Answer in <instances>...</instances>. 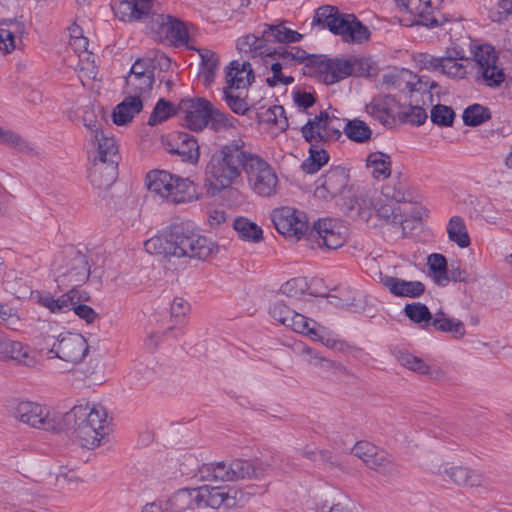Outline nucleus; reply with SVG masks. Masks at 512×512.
I'll return each instance as SVG.
<instances>
[{
  "label": "nucleus",
  "mask_w": 512,
  "mask_h": 512,
  "mask_svg": "<svg viewBox=\"0 0 512 512\" xmlns=\"http://www.w3.org/2000/svg\"><path fill=\"white\" fill-rule=\"evenodd\" d=\"M238 91L239 90L223 88L224 100L234 113L243 115L248 110V103Z\"/></svg>",
  "instance_id": "nucleus-54"
},
{
  "label": "nucleus",
  "mask_w": 512,
  "mask_h": 512,
  "mask_svg": "<svg viewBox=\"0 0 512 512\" xmlns=\"http://www.w3.org/2000/svg\"><path fill=\"white\" fill-rule=\"evenodd\" d=\"M432 472L444 478L445 476L448 477L458 486L478 487L481 486L484 481L483 476L479 472L463 466L444 467L443 469L439 467Z\"/></svg>",
  "instance_id": "nucleus-32"
},
{
  "label": "nucleus",
  "mask_w": 512,
  "mask_h": 512,
  "mask_svg": "<svg viewBox=\"0 0 512 512\" xmlns=\"http://www.w3.org/2000/svg\"><path fill=\"white\" fill-rule=\"evenodd\" d=\"M270 315L274 320L287 328H290L294 332L307 334L311 337L317 336L315 329L316 323L304 315L290 309L289 306L282 301H277L273 304L270 308Z\"/></svg>",
  "instance_id": "nucleus-24"
},
{
  "label": "nucleus",
  "mask_w": 512,
  "mask_h": 512,
  "mask_svg": "<svg viewBox=\"0 0 512 512\" xmlns=\"http://www.w3.org/2000/svg\"><path fill=\"white\" fill-rule=\"evenodd\" d=\"M349 176L343 168L336 167L328 171L315 189V196L321 199L334 198L346 188Z\"/></svg>",
  "instance_id": "nucleus-30"
},
{
  "label": "nucleus",
  "mask_w": 512,
  "mask_h": 512,
  "mask_svg": "<svg viewBox=\"0 0 512 512\" xmlns=\"http://www.w3.org/2000/svg\"><path fill=\"white\" fill-rule=\"evenodd\" d=\"M398 108V101L389 94L376 95L365 105L366 113L384 126H392L395 123Z\"/></svg>",
  "instance_id": "nucleus-27"
},
{
  "label": "nucleus",
  "mask_w": 512,
  "mask_h": 512,
  "mask_svg": "<svg viewBox=\"0 0 512 512\" xmlns=\"http://www.w3.org/2000/svg\"><path fill=\"white\" fill-rule=\"evenodd\" d=\"M82 123L84 127L86 128V134L85 137L88 139L89 137H92L95 133H100L104 131L103 124L101 120L98 119L97 115L95 114L94 110L86 109L83 112L82 115Z\"/></svg>",
  "instance_id": "nucleus-59"
},
{
  "label": "nucleus",
  "mask_w": 512,
  "mask_h": 512,
  "mask_svg": "<svg viewBox=\"0 0 512 512\" xmlns=\"http://www.w3.org/2000/svg\"><path fill=\"white\" fill-rule=\"evenodd\" d=\"M309 157L302 163L304 172L314 174L319 171L329 160V155L325 150L326 144L309 143Z\"/></svg>",
  "instance_id": "nucleus-43"
},
{
  "label": "nucleus",
  "mask_w": 512,
  "mask_h": 512,
  "mask_svg": "<svg viewBox=\"0 0 512 512\" xmlns=\"http://www.w3.org/2000/svg\"><path fill=\"white\" fill-rule=\"evenodd\" d=\"M271 217L277 231L285 237L299 240L308 231V220L303 211L281 207L275 209Z\"/></svg>",
  "instance_id": "nucleus-18"
},
{
  "label": "nucleus",
  "mask_w": 512,
  "mask_h": 512,
  "mask_svg": "<svg viewBox=\"0 0 512 512\" xmlns=\"http://www.w3.org/2000/svg\"><path fill=\"white\" fill-rule=\"evenodd\" d=\"M91 161L119 164V145L114 135L104 130L86 139Z\"/></svg>",
  "instance_id": "nucleus-23"
},
{
  "label": "nucleus",
  "mask_w": 512,
  "mask_h": 512,
  "mask_svg": "<svg viewBox=\"0 0 512 512\" xmlns=\"http://www.w3.org/2000/svg\"><path fill=\"white\" fill-rule=\"evenodd\" d=\"M30 299L51 313L62 314L71 311V308H73L77 301H88L89 296L84 291L72 288L58 297H55L50 292L32 291Z\"/></svg>",
  "instance_id": "nucleus-19"
},
{
  "label": "nucleus",
  "mask_w": 512,
  "mask_h": 512,
  "mask_svg": "<svg viewBox=\"0 0 512 512\" xmlns=\"http://www.w3.org/2000/svg\"><path fill=\"white\" fill-rule=\"evenodd\" d=\"M308 361L311 365L319 366L323 371H332L333 373L341 374L346 370L342 364L325 357H321L318 354H310V359Z\"/></svg>",
  "instance_id": "nucleus-61"
},
{
  "label": "nucleus",
  "mask_w": 512,
  "mask_h": 512,
  "mask_svg": "<svg viewBox=\"0 0 512 512\" xmlns=\"http://www.w3.org/2000/svg\"><path fill=\"white\" fill-rule=\"evenodd\" d=\"M48 359L62 362L55 366L61 372L76 371L84 376H90L101 370V359L98 354H55Z\"/></svg>",
  "instance_id": "nucleus-25"
},
{
  "label": "nucleus",
  "mask_w": 512,
  "mask_h": 512,
  "mask_svg": "<svg viewBox=\"0 0 512 512\" xmlns=\"http://www.w3.org/2000/svg\"><path fill=\"white\" fill-rule=\"evenodd\" d=\"M431 121L439 126H451L454 121L455 113L452 108L438 104L431 110Z\"/></svg>",
  "instance_id": "nucleus-57"
},
{
  "label": "nucleus",
  "mask_w": 512,
  "mask_h": 512,
  "mask_svg": "<svg viewBox=\"0 0 512 512\" xmlns=\"http://www.w3.org/2000/svg\"><path fill=\"white\" fill-rule=\"evenodd\" d=\"M241 492L231 486L210 487L207 485L197 488H184L175 492L167 501L168 512H185L186 510L212 508H235Z\"/></svg>",
  "instance_id": "nucleus-5"
},
{
  "label": "nucleus",
  "mask_w": 512,
  "mask_h": 512,
  "mask_svg": "<svg viewBox=\"0 0 512 512\" xmlns=\"http://www.w3.org/2000/svg\"><path fill=\"white\" fill-rule=\"evenodd\" d=\"M84 302L85 301H77L71 310L87 323H92L96 319L97 313L91 307L83 304Z\"/></svg>",
  "instance_id": "nucleus-64"
},
{
  "label": "nucleus",
  "mask_w": 512,
  "mask_h": 512,
  "mask_svg": "<svg viewBox=\"0 0 512 512\" xmlns=\"http://www.w3.org/2000/svg\"><path fill=\"white\" fill-rule=\"evenodd\" d=\"M396 360L404 367L420 373L426 374L428 372V365L423 359L416 356V354H395Z\"/></svg>",
  "instance_id": "nucleus-58"
},
{
  "label": "nucleus",
  "mask_w": 512,
  "mask_h": 512,
  "mask_svg": "<svg viewBox=\"0 0 512 512\" xmlns=\"http://www.w3.org/2000/svg\"><path fill=\"white\" fill-rule=\"evenodd\" d=\"M61 432L70 433L82 447L93 449L109 433L107 411L101 405H75L67 413L60 415Z\"/></svg>",
  "instance_id": "nucleus-4"
},
{
  "label": "nucleus",
  "mask_w": 512,
  "mask_h": 512,
  "mask_svg": "<svg viewBox=\"0 0 512 512\" xmlns=\"http://www.w3.org/2000/svg\"><path fill=\"white\" fill-rule=\"evenodd\" d=\"M201 58V69L200 77L203 80L205 86H210L216 76V72L219 68V58L217 54L209 49H196Z\"/></svg>",
  "instance_id": "nucleus-42"
},
{
  "label": "nucleus",
  "mask_w": 512,
  "mask_h": 512,
  "mask_svg": "<svg viewBox=\"0 0 512 512\" xmlns=\"http://www.w3.org/2000/svg\"><path fill=\"white\" fill-rule=\"evenodd\" d=\"M401 121L413 125H422L427 119V113L424 108L419 105H410L408 108L398 112Z\"/></svg>",
  "instance_id": "nucleus-55"
},
{
  "label": "nucleus",
  "mask_w": 512,
  "mask_h": 512,
  "mask_svg": "<svg viewBox=\"0 0 512 512\" xmlns=\"http://www.w3.org/2000/svg\"><path fill=\"white\" fill-rule=\"evenodd\" d=\"M311 73L318 74L326 84H334L348 76L356 74L360 61L355 58L340 59L325 56H311L306 58Z\"/></svg>",
  "instance_id": "nucleus-9"
},
{
  "label": "nucleus",
  "mask_w": 512,
  "mask_h": 512,
  "mask_svg": "<svg viewBox=\"0 0 512 512\" xmlns=\"http://www.w3.org/2000/svg\"><path fill=\"white\" fill-rule=\"evenodd\" d=\"M264 58V64L266 67L270 68L271 75H268L266 78V82L270 87H276L279 85H289L293 83L294 78L292 76H286L282 73V70L285 66L290 64L291 62H285L278 55L272 56H261Z\"/></svg>",
  "instance_id": "nucleus-38"
},
{
  "label": "nucleus",
  "mask_w": 512,
  "mask_h": 512,
  "mask_svg": "<svg viewBox=\"0 0 512 512\" xmlns=\"http://www.w3.org/2000/svg\"><path fill=\"white\" fill-rule=\"evenodd\" d=\"M0 143L24 154H34L33 145L16 132L0 126Z\"/></svg>",
  "instance_id": "nucleus-49"
},
{
  "label": "nucleus",
  "mask_w": 512,
  "mask_h": 512,
  "mask_svg": "<svg viewBox=\"0 0 512 512\" xmlns=\"http://www.w3.org/2000/svg\"><path fill=\"white\" fill-rule=\"evenodd\" d=\"M115 16L123 22L141 21L158 14L161 6L154 0H115L112 4Z\"/></svg>",
  "instance_id": "nucleus-22"
},
{
  "label": "nucleus",
  "mask_w": 512,
  "mask_h": 512,
  "mask_svg": "<svg viewBox=\"0 0 512 512\" xmlns=\"http://www.w3.org/2000/svg\"><path fill=\"white\" fill-rule=\"evenodd\" d=\"M416 62L422 69L440 71L442 74L451 78H464L467 74V65L469 63L464 57V52L457 49H448L447 55L435 57L427 53H421L416 56Z\"/></svg>",
  "instance_id": "nucleus-13"
},
{
  "label": "nucleus",
  "mask_w": 512,
  "mask_h": 512,
  "mask_svg": "<svg viewBox=\"0 0 512 512\" xmlns=\"http://www.w3.org/2000/svg\"><path fill=\"white\" fill-rule=\"evenodd\" d=\"M144 101L131 95H124V99L113 111V121L117 125H125L133 117L140 113L144 106Z\"/></svg>",
  "instance_id": "nucleus-36"
},
{
  "label": "nucleus",
  "mask_w": 512,
  "mask_h": 512,
  "mask_svg": "<svg viewBox=\"0 0 512 512\" xmlns=\"http://www.w3.org/2000/svg\"><path fill=\"white\" fill-rule=\"evenodd\" d=\"M42 354H0V360L8 363L11 366H26L30 368H35L40 363V360L37 356H41Z\"/></svg>",
  "instance_id": "nucleus-56"
},
{
  "label": "nucleus",
  "mask_w": 512,
  "mask_h": 512,
  "mask_svg": "<svg viewBox=\"0 0 512 512\" xmlns=\"http://www.w3.org/2000/svg\"><path fill=\"white\" fill-rule=\"evenodd\" d=\"M155 66L150 58L137 59L125 80L124 95H131L146 102L152 92L155 81Z\"/></svg>",
  "instance_id": "nucleus-11"
},
{
  "label": "nucleus",
  "mask_w": 512,
  "mask_h": 512,
  "mask_svg": "<svg viewBox=\"0 0 512 512\" xmlns=\"http://www.w3.org/2000/svg\"><path fill=\"white\" fill-rule=\"evenodd\" d=\"M150 254L164 257L206 260L216 249L215 244L188 224H176L169 231L144 242Z\"/></svg>",
  "instance_id": "nucleus-3"
},
{
  "label": "nucleus",
  "mask_w": 512,
  "mask_h": 512,
  "mask_svg": "<svg viewBox=\"0 0 512 512\" xmlns=\"http://www.w3.org/2000/svg\"><path fill=\"white\" fill-rule=\"evenodd\" d=\"M149 29L158 41H169L176 47L185 46L194 49L189 46V34L186 25L173 16L165 15L159 11L150 21Z\"/></svg>",
  "instance_id": "nucleus-15"
},
{
  "label": "nucleus",
  "mask_w": 512,
  "mask_h": 512,
  "mask_svg": "<svg viewBox=\"0 0 512 512\" xmlns=\"http://www.w3.org/2000/svg\"><path fill=\"white\" fill-rule=\"evenodd\" d=\"M405 315L421 328L431 326L433 317L428 307L420 302L406 304L404 307Z\"/></svg>",
  "instance_id": "nucleus-50"
},
{
  "label": "nucleus",
  "mask_w": 512,
  "mask_h": 512,
  "mask_svg": "<svg viewBox=\"0 0 512 512\" xmlns=\"http://www.w3.org/2000/svg\"><path fill=\"white\" fill-rule=\"evenodd\" d=\"M16 419L33 428L61 432L60 415L51 413L46 407L32 401H21L14 408Z\"/></svg>",
  "instance_id": "nucleus-14"
},
{
  "label": "nucleus",
  "mask_w": 512,
  "mask_h": 512,
  "mask_svg": "<svg viewBox=\"0 0 512 512\" xmlns=\"http://www.w3.org/2000/svg\"><path fill=\"white\" fill-rule=\"evenodd\" d=\"M80 351L88 352V348L86 346V340L83 336L76 333H66L61 336L56 342L53 343L49 352H59V351Z\"/></svg>",
  "instance_id": "nucleus-48"
},
{
  "label": "nucleus",
  "mask_w": 512,
  "mask_h": 512,
  "mask_svg": "<svg viewBox=\"0 0 512 512\" xmlns=\"http://www.w3.org/2000/svg\"><path fill=\"white\" fill-rule=\"evenodd\" d=\"M147 187L150 193L173 203H187L199 199L196 184L165 170H154L147 174Z\"/></svg>",
  "instance_id": "nucleus-8"
},
{
  "label": "nucleus",
  "mask_w": 512,
  "mask_h": 512,
  "mask_svg": "<svg viewBox=\"0 0 512 512\" xmlns=\"http://www.w3.org/2000/svg\"><path fill=\"white\" fill-rule=\"evenodd\" d=\"M342 129L350 140L357 143H365L372 136L370 127L364 121L357 118L349 120L345 124L342 122Z\"/></svg>",
  "instance_id": "nucleus-47"
},
{
  "label": "nucleus",
  "mask_w": 512,
  "mask_h": 512,
  "mask_svg": "<svg viewBox=\"0 0 512 512\" xmlns=\"http://www.w3.org/2000/svg\"><path fill=\"white\" fill-rule=\"evenodd\" d=\"M301 133L308 143L330 144L342 135V120L321 111L309 119L301 128Z\"/></svg>",
  "instance_id": "nucleus-12"
},
{
  "label": "nucleus",
  "mask_w": 512,
  "mask_h": 512,
  "mask_svg": "<svg viewBox=\"0 0 512 512\" xmlns=\"http://www.w3.org/2000/svg\"><path fill=\"white\" fill-rule=\"evenodd\" d=\"M252 154L242 139L215 148L205 167V181L212 192L220 193L241 183Z\"/></svg>",
  "instance_id": "nucleus-2"
},
{
  "label": "nucleus",
  "mask_w": 512,
  "mask_h": 512,
  "mask_svg": "<svg viewBox=\"0 0 512 512\" xmlns=\"http://www.w3.org/2000/svg\"><path fill=\"white\" fill-rule=\"evenodd\" d=\"M167 150L171 154L181 157L182 161L196 163L199 159V146L196 139L189 134H180L176 146L168 144Z\"/></svg>",
  "instance_id": "nucleus-37"
},
{
  "label": "nucleus",
  "mask_w": 512,
  "mask_h": 512,
  "mask_svg": "<svg viewBox=\"0 0 512 512\" xmlns=\"http://www.w3.org/2000/svg\"><path fill=\"white\" fill-rule=\"evenodd\" d=\"M303 35L289 26L288 21L276 20L271 24L259 25L253 34L245 35L238 39L237 49L241 54L253 58L257 56L278 55L285 62L302 63L308 54L298 47H273V44H289L300 42Z\"/></svg>",
  "instance_id": "nucleus-1"
},
{
  "label": "nucleus",
  "mask_w": 512,
  "mask_h": 512,
  "mask_svg": "<svg viewBox=\"0 0 512 512\" xmlns=\"http://www.w3.org/2000/svg\"><path fill=\"white\" fill-rule=\"evenodd\" d=\"M66 265L59 271V276L68 278L71 283L85 282L91 273L87 256L73 248L66 250Z\"/></svg>",
  "instance_id": "nucleus-29"
},
{
  "label": "nucleus",
  "mask_w": 512,
  "mask_h": 512,
  "mask_svg": "<svg viewBox=\"0 0 512 512\" xmlns=\"http://www.w3.org/2000/svg\"><path fill=\"white\" fill-rule=\"evenodd\" d=\"M272 462L262 460L233 459L230 462L219 461L203 464L199 468L200 478L207 481H238L242 479L261 480L270 475L275 468Z\"/></svg>",
  "instance_id": "nucleus-6"
},
{
  "label": "nucleus",
  "mask_w": 512,
  "mask_h": 512,
  "mask_svg": "<svg viewBox=\"0 0 512 512\" xmlns=\"http://www.w3.org/2000/svg\"><path fill=\"white\" fill-rule=\"evenodd\" d=\"M118 164L92 161L89 170V179L98 189H108L116 180Z\"/></svg>",
  "instance_id": "nucleus-34"
},
{
  "label": "nucleus",
  "mask_w": 512,
  "mask_h": 512,
  "mask_svg": "<svg viewBox=\"0 0 512 512\" xmlns=\"http://www.w3.org/2000/svg\"><path fill=\"white\" fill-rule=\"evenodd\" d=\"M253 80V69L251 64L247 61L239 62L238 60H234L225 68L226 86L224 88L243 90L249 86Z\"/></svg>",
  "instance_id": "nucleus-31"
},
{
  "label": "nucleus",
  "mask_w": 512,
  "mask_h": 512,
  "mask_svg": "<svg viewBox=\"0 0 512 512\" xmlns=\"http://www.w3.org/2000/svg\"><path fill=\"white\" fill-rule=\"evenodd\" d=\"M293 100L298 108L306 110L314 105L315 96L310 92L298 90L293 92Z\"/></svg>",
  "instance_id": "nucleus-63"
},
{
  "label": "nucleus",
  "mask_w": 512,
  "mask_h": 512,
  "mask_svg": "<svg viewBox=\"0 0 512 512\" xmlns=\"http://www.w3.org/2000/svg\"><path fill=\"white\" fill-rule=\"evenodd\" d=\"M365 464L369 469L375 470L384 476L399 475L398 465L394 462L392 456L378 447H375L371 457L365 459Z\"/></svg>",
  "instance_id": "nucleus-35"
},
{
  "label": "nucleus",
  "mask_w": 512,
  "mask_h": 512,
  "mask_svg": "<svg viewBox=\"0 0 512 512\" xmlns=\"http://www.w3.org/2000/svg\"><path fill=\"white\" fill-rule=\"evenodd\" d=\"M444 0H396L397 6L411 14L413 23L429 28L437 27L444 21L440 12Z\"/></svg>",
  "instance_id": "nucleus-16"
},
{
  "label": "nucleus",
  "mask_w": 512,
  "mask_h": 512,
  "mask_svg": "<svg viewBox=\"0 0 512 512\" xmlns=\"http://www.w3.org/2000/svg\"><path fill=\"white\" fill-rule=\"evenodd\" d=\"M436 330L442 332H450L456 336H462L465 333L464 324L457 319L447 318L443 313L436 314L433 318L432 324Z\"/></svg>",
  "instance_id": "nucleus-51"
},
{
  "label": "nucleus",
  "mask_w": 512,
  "mask_h": 512,
  "mask_svg": "<svg viewBox=\"0 0 512 512\" xmlns=\"http://www.w3.org/2000/svg\"><path fill=\"white\" fill-rule=\"evenodd\" d=\"M212 104L202 98L185 99L179 104V111L184 114L186 126L193 131H202L209 124Z\"/></svg>",
  "instance_id": "nucleus-26"
},
{
  "label": "nucleus",
  "mask_w": 512,
  "mask_h": 512,
  "mask_svg": "<svg viewBox=\"0 0 512 512\" xmlns=\"http://www.w3.org/2000/svg\"><path fill=\"white\" fill-rule=\"evenodd\" d=\"M320 340L322 341L326 348L335 350L337 352H346L349 350L358 349L352 343L335 337H320Z\"/></svg>",
  "instance_id": "nucleus-62"
},
{
  "label": "nucleus",
  "mask_w": 512,
  "mask_h": 512,
  "mask_svg": "<svg viewBox=\"0 0 512 512\" xmlns=\"http://www.w3.org/2000/svg\"><path fill=\"white\" fill-rule=\"evenodd\" d=\"M233 227L238 236L244 241L260 242L263 237L262 229L245 217H238L233 221Z\"/></svg>",
  "instance_id": "nucleus-45"
},
{
  "label": "nucleus",
  "mask_w": 512,
  "mask_h": 512,
  "mask_svg": "<svg viewBox=\"0 0 512 512\" xmlns=\"http://www.w3.org/2000/svg\"><path fill=\"white\" fill-rule=\"evenodd\" d=\"M428 266L430 271L434 275V280L439 285H445L450 279L452 280H464V277L459 273L458 276L452 275L451 277L447 274V261L442 254L434 253L428 257Z\"/></svg>",
  "instance_id": "nucleus-44"
},
{
  "label": "nucleus",
  "mask_w": 512,
  "mask_h": 512,
  "mask_svg": "<svg viewBox=\"0 0 512 512\" xmlns=\"http://www.w3.org/2000/svg\"><path fill=\"white\" fill-rule=\"evenodd\" d=\"M383 84L399 91L408 90L411 93V97H413L414 93H421L423 104L426 100H432L430 89L436 87L434 82L428 85L427 82L418 79L416 75L407 69L393 70L384 74Z\"/></svg>",
  "instance_id": "nucleus-21"
},
{
  "label": "nucleus",
  "mask_w": 512,
  "mask_h": 512,
  "mask_svg": "<svg viewBox=\"0 0 512 512\" xmlns=\"http://www.w3.org/2000/svg\"><path fill=\"white\" fill-rule=\"evenodd\" d=\"M312 23L329 29L347 43L361 44L370 38L368 27L363 25L355 15L341 13L335 6L319 7Z\"/></svg>",
  "instance_id": "nucleus-7"
},
{
  "label": "nucleus",
  "mask_w": 512,
  "mask_h": 512,
  "mask_svg": "<svg viewBox=\"0 0 512 512\" xmlns=\"http://www.w3.org/2000/svg\"><path fill=\"white\" fill-rule=\"evenodd\" d=\"M477 73L489 87H497L505 81L503 68L498 64L496 50L491 45H481L474 53Z\"/></svg>",
  "instance_id": "nucleus-20"
},
{
  "label": "nucleus",
  "mask_w": 512,
  "mask_h": 512,
  "mask_svg": "<svg viewBox=\"0 0 512 512\" xmlns=\"http://www.w3.org/2000/svg\"><path fill=\"white\" fill-rule=\"evenodd\" d=\"M404 198L400 192L390 193V188L385 187L382 193L377 196L374 212L386 223L398 225L403 224L404 219L398 203Z\"/></svg>",
  "instance_id": "nucleus-28"
},
{
  "label": "nucleus",
  "mask_w": 512,
  "mask_h": 512,
  "mask_svg": "<svg viewBox=\"0 0 512 512\" xmlns=\"http://www.w3.org/2000/svg\"><path fill=\"white\" fill-rule=\"evenodd\" d=\"M381 283L393 295L398 297L417 298L420 297L424 291L425 286L420 281H406L397 277L382 276Z\"/></svg>",
  "instance_id": "nucleus-33"
},
{
  "label": "nucleus",
  "mask_w": 512,
  "mask_h": 512,
  "mask_svg": "<svg viewBox=\"0 0 512 512\" xmlns=\"http://www.w3.org/2000/svg\"><path fill=\"white\" fill-rule=\"evenodd\" d=\"M248 185L261 197L274 196L279 187V180L273 168L260 156L253 153L245 171Z\"/></svg>",
  "instance_id": "nucleus-10"
},
{
  "label": "nucleus",
  "mask_w": 512,
  "mask_h": 512,
  "mask_svg": "<svg viewBox=\"0 0 512 512\" xmlns=\"http://www.w3.org/2000/svg\"><path fill=\"white\" fill-rule=\"evenodd\" d=\"M366 167L370 170L374 179L385 180L391 175V157L384 152H371L366 158Z\"/></svg>",
  "instance_id": "nucleus-39"
},
{
  "label": "nucleus",
  "mask_w": 512,
  "mask_h": 512,
  "mask_svg": "<svg viewBox=\"0 0 512 512\" xmlns=\"http://www.w3.org/2000/svg\"><path fill=\"white\" fill-rule=\"evenodd\" d=\"M347 238V228L339 220L322 218L314 223L308 234L310 241H315L318 247L337 249L344 245Z\"/></svg>",
  "instance_id": "nucleus-17"
},
{
  "label": "nucleus",
  "mask_w": 512,
  "mask_h": 512,
  "mask_svg": "<svg viewBox=\"0 0 512 512\" xmlns=\"http://www.w3.org/2000/svg\"><path fill=\"white\" fill-rule=\"evenodd\" d=\"M449 240L455 242L459 247L466 248L470 245V237L463 218L453 216L447 225Z\"/></svg>",
  "instance_id": "nucleus-46"
},
{
  "label": "nucleus",
  "mask_w": 512,
  "mask_h": 512,
  "mask_svg": "<svg viewBox=\"0 0 512 512\" xmlns=\"http://www.w3.org/2000/svg\"><path fill=\"white\" fill-rule=\"evenodd\" d=\"M20 26L16 21H0V52L11 53L21 43Z\"/></svg>",
  "instance_id": "nucleus-40"
},
{
  "label": "nucleus",
  "mask_w": 512,
  "mask_h": 512,
  "mask_svg": "<svg viewBox=\"0 0 512 512\" xmlns=\"http://www.w3.org/2000/svg\"><path fill=\"white\" fill-rule=\"evenodd\" d=\"M462 117L465 125L478 126L490 119L491 115L488 108L473 104L464 110Z\"/></svg>",
  "instance_id": "nucleus-52"
},
{
  "label": "nucleus",
  "mask_w": 512,
  "mask_h": 512,
  "mask_svg": "<svg viewBox=\"0 0 512 512\" xmlns=\"http://www.w3.org/2000/svg\"><path fill=\"white\" fill-rule=\"evenodd\" d=\"M233 117L219 111L218 109L211 106V113L209 115V124L211 129L215 131H221L228 129L233 126Z\"/></svg>",
  "instance_id": "nucleus-60"
},
{
  "label": "nucleus",
  "mask_w": 512,
  "mask_h": 512,
  "mask_svg": "<svg viewBox=\"0 0 512 512\" xmlns=\"http://www.w3.org/2000/svg\"><path fill=\"white\" fill-rule=\"evenodd\" d=\"M174 113H175L174 106L169 101L160 99L156 103L152 113L150 114V117L148 119V124L150 126H155V125L167 120Z\"/></svg>",
  "instance_id": "nucleus-53"
},
{
  "label": "nucleus",
  "mask_w": 512,
  "mask_h": 512,
  "mask_svg": "<svg viewBox=\"0 0 512 512\" xmlns=\"http://www.w3.org/2000/svg\"><path fill=\"white\" fill-rule=\"evenodd\" d=\"M377 196V192H373L355 197L349 207L350 217H358L363 221H369L375 210Z\"/></svg>",
  "instance_id": "nucleus-41"
}]
</instances>
